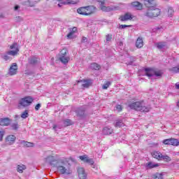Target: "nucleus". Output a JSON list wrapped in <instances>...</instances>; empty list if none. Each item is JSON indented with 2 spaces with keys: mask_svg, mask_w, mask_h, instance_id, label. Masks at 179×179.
Returning a JSON list of instances; mask_svg holds the SVG:
<instances>
[{
  "mask_svg": "<svg viewBox=\"0 0 179 179\" xmlns=\"http://www.w3.org/2000/svg\"><path fill=\"white\" fill-rule=\"evenodd\" d=\"M46 161L52 167H57L58 171L62 174H69V163L62 159L57 160L54 156H49Z\"/></svg>",
  "mask_w": 179,
  "mask_h": 179,
  "instance_id": "1",
  "label": "nucleus"
},
{
  "mask_svg": "<svg viewBox=\"0 0 179 179\" xmlns=\"http://www.w3.org/2000/svg\"><path fill=\"white\" fill-rule=\"evenodd\" d=\"M128 107H129L131 110L141 111V113H149V111H150V107L145 106L143 101L130 103Z\"/></svg>",
  "mask_w": 179,
  "mask_h": 179,
  "instance_id": "2",
  "label": "nucleus"
},
{
  "mask_svg": "<svg viewBox=\"0 0 179 179\" xmlns=\"http://www.w3.org/2000/svg\"><path fill=\"white\" fill-rule=\"evenodd\" d=\"M68 54V49L67 48H63L59 54V60L62 64H64V65H66L68 62H69V57L67 56Z\"/></svg>",
  "mask_w": 179,
  "mask_h": 179,
  "instance_id": "3",
  "label": "nucleus"
},
{
  "mask_svg": "<svg viewBox=\"0 0 179 179\" xmlns=\"http://www.w3.org/2000/svg\"><path fill=\"white\" fill-rule=\"evenodd\" d=\"M34 101V99H33V97H31V96H26L24 98L21 99L19 101V104L22 107H27L30 106Z\"/></svg>",
  "mask_w": 179,
  "mask_h": 179,
  "instance_id": "4",
  "label": "nucleus"
},
{
  "mask_svg": "<svg viewBox=\"0 0 179 179\" xmlns=\"http://www.w3.org/2000/svg\"><path fill=\"white\" fill-rule=\"evenodd\" d=\"M86 107L81 106L76 110V114L80 120H84V118H86Z\"/></svg>",
  "mask_w": 179,
  "mask_h": 179,
  "instance_id": "5",
  "label": "nucleus"
},
{
  "mask_svg": "<svg viewBox=\"0 0 179 179\" xmlns=\"http://www.w3.org/2000/svg\"><path fill=\"white\" fill-rule=\"evenodd\" d=\"M10 48L13 50L8 51V54L9 55H12L13 57H15V55H17V52H19V45L17 43H13L10 46Z\"/></svg>",
  "mask_w": 179,
  "mask_h": 179,
  "instance_id": "6",
  "label": "nucleus"
},
{
  "mask_svg": "<svg viewBox=\"0 0 179 179\" xmlns=\"http://www.w3.org/2000/svg\"><path fill=\"white\" fill-rule=\"evenodd\" d=\"M164 145H171L172 146H178L179 141L176 138H167L163 141Z\"/></svg>",
  "mask_w": 179,
  "mask_h": 179,
  "instance_id": "7",
  "label": "nucleus"
},
{
  "mask_svg": "<svg viewBox=\"0 0 179 179\" xmlns=\"http://www.w3.org/2000/svg\"><path fill=\"white\" fill-rule=\"evenodd\" d=\"M144 5L148 9H155V8L157 7V4H156L155 0H145Z\"/></svg>",
  "mask_w": 179,
  "mask_h": 179,
  "instance_id": "8",
  "label": "nucleus"
},
{
  "mask_svg": "<svg viewBox=\"0 0 179 179\" xmlns=\"http://www.w3.org/2000/svg\"><path fill=\"white\" fill-rule=\"evenodd\" d=\"M8 73L10 76H13V75H16V73H17V64L13 63L9 69Z\"/></svg>",
  "mask_w": 179,
  "mask_h": 179,
  "instance_id": "9",
  "label": "nucleus"
},
{
  "mask_svg": "<svg viewBox=\"0 0 179 179\" xmlns=\"http://www.w3.org/2000/svg\"><path fill=\"white\" fill-rule=\"evenodd\" d=\"M79 159H81L82 162H84V163H87L91 166H93V164H94V161L93 160V159L88 157L86 155L80 156Z\"/></svg>",
  "mask_w": 179,
  "mask_h": 179,
  "instance_id": "10",
  "label": "nucleus"
},
{
  "mask_svg": "<svg viewBox=\"0 0 179 179\" xmlns=\"http://www.w3.org/2000/svg\"><path fill=\"white\" fill-rule=\"evenodd\" d=\"M85 8L87 13L86 16H90V15L96 13V10H97V8L94 6H85Z\"/></svg>",
  "mask_w": 179,
  "mask_h": 179,
  "instance_id": "11",
  "label": "nucleus"
},
{
  "mask_svg": "<svg viewBox=\"0 0 179 179\" xmlns=\"http://www.w3.org/2000/svg\"><path fill=\"white\" fill-rule=\"evenodd\" d=\"M132 15L129 13H126L124 15H120L119 20L121 22H128V20H132Z\"/></svg>",
  "mask_w": 179,
  "mask_h": 179,
  "instance_id": "12",
  "label": "nucleus"
},
{
  "mask_svg": "<svg viewBox=\"0 0 179 179\" xmlns=\"http://www.w3.org/2000/svg\"><path fill=\"white\" fill-rule=\"evenodd\" d=\"M0 125L1 127H9L10 125V118H0Z\"/></svg>",
  "mask_w": 179,
  "mask_h": 179,
  "instance_id": "13",
  "label": "nucleus"
},
{
  "mask_svg": "<svg viewBox=\"0 0 179 179\" xmlns=\"http://www.w3.org/2000/svg\"><path fill=\"white\" fill-rule=\"evenodd\" d=\"M160 166L159 164L155 163L152 162H149L145 164V167L146 170H150L152 169H156V167H159Z\"/></svg>",
  "mask_w": 179,
  "mask_h": 179,
  "instance_id": "14",
  "label": "nucleus"
},
{
  "mask_svg": "<svg viewBox=\"0 0 179 179\" xmlns=\"http://www.w3.org/2000/svg\"><path fill=\"white\" fill-rule=\"evenodd\" d=\"M78 173V177L80 179H86L87 178V175L86 172H85V169L83 168H78L77 170Z\"/></svg>",
  "mask_w": 179,
  "mask_h": 179,
  "instance_id": "15",
  "label": "nucleus"
},
{
  "mask_svg": "<svg viewBox=\"0 0 179 179\" xmlns=\"http://www.w3.org/2000/svg\"><path fill=\"white\" fill-rule=\"evenodd\" d=\"M144 71L145 72V76L148 78H152L155 76V69L152 68H145Z\"/></svg>",
  "mask_w": 179,
  "mask_h": 179,
  "instance_id": "16",
  "label": "nucleus"
},
{
  "mask_svg": "<svg viewBox=\"0 0 179 179\" xmlns=\"http://www.w3.org/2000/svg\"><path fill=\"white\" fill-rule=\"evenodd\" d=\"M15 141H16V136L14 135L8 136L6 138V143L7 145H13V143H15Z\"/></svg>",
  "mask_w": 179,
  "mask_h": 179,
  "instance_id": "17",
  "label": "nucleus"
},
{
  "mask_svg": "<svg viewBox=\"0 0 179 179\" xmlns=\"http://www.w3.org/2000/svg\"><path fill=\"white\" fill-rule=\"evenodd\" d=\"M80 82H83L82 87L86 89L92 85V80H78V83H80Z\"/></svg>",
  "mask_w": 179,
  "mask_h": 179,
  "instance_id": "18",
  "label": "nucleus"
},
{
  "mask_svg": "<svg viewBox=\"0 0 179 179\" xmlns=\"http://www.w3.org/2000/svg\"><path fill=\"white\" fill-rule=\"evenodd\" d=\"M28 62L30 65H37L38 63V58L36 56H31L29 58Z\"/></svg>",
  "mask_w": 179,
  "mask_h": 179,
  "instance_id": "19",
  "label": "nucleus"
},
{
  "mask_svg": "<svg viewBox=\"0 0 179 179\" xmlns=\"http://www.w3.org/2000/svg\"><path fill=\"white\" fill-rule=\"evenodd\" d=\"M162 152L159 151H152L151 152V155L154 159H157V160H161L162 159Z\"/></svg>",
  "mask_w": 179,
  "mask_h": 179,
  "instance_id": "20",
  "label": "nucleus"
},
{
  "mask_svg": "<svg viewBox=\"0 0 179 179\" xmlns=\"http://www.w3.org/2000/svg\"><path fill=\"white\" fill-rule=\"evenodd\" d=\"M77 13L79 15H83V16H86L87 13H86V6L80 7L77 9Z\"/></svg>",
  "mask_w": 179,
  "mask_h": 179,
  "instance_id": "21",
  "label": "nucleus"
},
{
  "mask_svg": "<svg viewBox=\"0 0 179 179\" xmlns=\"http://www.w3.org/2000/svg\"><path fill=\"white\" fill-rule=\"evenodd\" d=\"M151 10L152 11V15H154V17H157V16L160 15V13H162V10L157 7L151 8Z\"/></svg>",
  "mask_w": 179,
  "mask_h": 179,
  "instance_id": "22",
  "label": "nucleus"
},
{
  "mask_svg": "<svg viewBox=\"0 0 179 179\" xmlns=\"http://www.w3.org/2000/svg\"><path fill=\"white\" fill-rule=\"evenodd\" d=\"M78 31V28L76 27H73L72 29H70V32L69 33V34H67V37L68 38H73V34H75V33H76V31Z\"/></svg>",
  "mask_w": 179,
  "mask_h": 179,
  "instance_id": "23",
  "label": "nucleus"
},
{
  "mask_svg": "<svg viewBox=\"0 0 179 179\" xmlns=\"http://www.w3.org/2000/svg\"><path fill=\"white\" fill-rule=\"evenodd\" d=\"M132 6L134 8H136L138 10H142V8H143L142 3H139L138 1H134L132 3Z\"/></svg>",
  "mask_w": 179,
  "mask_h": 179,
  "instance_id": "24",
  "label": "nucleus"
},
{
  "mask_svg": "<svg viewBox=\"0 0 179 179\" xmlns=\"http://www.w3.org/2000/svg\"><path fill=\"white\" fill-rule=\"evenodd\" d=\"M101 10H103V12H111V10H115V7H114V8H112L110 6L107 7V6L103 5L101 7Z\"/></svg>",
  "mask_w": 179,
  "mask_h": 179,
  "instance_id": "25",
  "label": "nucleus"
},
{
  "mask_svg": "<svg viewBox=\"0 0 179 179\" xmlns=\"http://www.w3.org/2000/svg\"><path fill=\"white\" fill-rule=\"evenodd\" d=\"M136 46L137 48H142L143 47V39L142 38H138L136 42Z\"/></svg>",
  "mask_w": 179,
  "mask_h": 179,
  "instance_id": "26",
  "label": "nucleus"
},
{
  "mask_svg": "<svg viewBox=\"0 0 179 179\" xmlns=\"http://www.w3.org/2000/svg\"><path fill=\"white\" fill-rule=\"evenodd\" d=\"M20 143L21 145H23V146H25L26 148H33V146H34V143L27 142L25 141H21Z\"/></svg>",
  "mask_w": 179,
  "mask_h": 179,
  "instance_id": "27",
  "label": "nucleus"
},
{
  "mask_svg": "<svg viewBox=\"0 0 179 179\" xmlns=\"http://www.w3.org/2000/svg\"><path fill=\"white\" fill-rule=\"evenodd\" d=\"M112 133H113V129L107 127H104L102 131V134H103V135H111Z\"/></svg>",
  "mask_w": 179,
  "mask_h": 179,
  "instance_id": "28",
  "label": "nucleus"
},
{
  "mask_svg": "<svg viewBox=\"0 0 179 179\" xmlns=\"http://www.w3.org/2000/svg\"><path fill=\"white\" fill-rule=\"evenodd\" d=\"M114 125L115 128H121V127H124V122L122 120H116Z\"/></svg>",
  "mask_w": 179,
  "mask_h": 179,
  "instance_id": "29",
  "label": "nucleus"
},
{
  "mask_svg": "<svg viewBox=\"0 0 179 179\" xmlns=\"http://www.w3.org/2000/svg\"><path fill=\"white\" fill-rule=\"evenodd\" d=\"M136 61V57H130V61L127 62V65H131L132 66H136V64H134Z\"/></svg>",
  "mask_w": 179,
  "mask_h": 179,
  "instance_id": "30",
  "label": "nucleus"
},
{
  "mask_svg": "<svg viewBox=\"0 0 179 179\" xmlns=\"http://www.w3.org/2000/svg\"><path fill=\"white\" fill-rule=\"evenodd\" d=\"M145 15L147 16V17H155L153 15V11H152V8H148Z\"/></svg>",
  "mask_w": 179,
  "mask_h": 179,
  "instance_id": "31",
  "label": "nucleus"
},
{
  "mask_svg": "<svg viewBox=\"0 0 179 179\" xmlns=\"http://www.w3.org/2000/svg\"><path fill=\"white\" fill-rule=\"evenodd\" d=\"M154 75L155 76H157V78H162V76H163V72L162 71V70H154Z\"/></svg>",
  "mask_w": 179,
  "mask_h": 179,
  "instance_id": "32",
  "label": "nucleus"
},
{
  "mask_svg": "<svg viewBox=\"0 0 179 179\" xmlns=\"http://www.w3.org/2000/svg\"><path fill=\"white\" fill-rule=\"evenodd\" d=\"M160 160H164V162H171V157L168 155H163L162 154Z\"/></svg>",
  "mask_w": 179,
  "mask_h": 179,
  "instance_id": "33",
  "label": "nucleus"
},
{
  "mask_svg": "<svg viewBox=\"0 0 179 179\" xmlns=\"http://www.w3.org/2000/svg\"><path fill=\"white\" fill-rule=\"evenodd\" d=\"M62 3L64 5H75V1L71 0H63L62 1Z\"/></svg>",
  "mask_w": 179,
  "mask_h": 179,
  "instance_id": "34",
  "label": "nucleus"
},
{
  "mask_svg": "<svg viewBox=\"0 0 179 179\" xmlns=\"http://www.w3.org/2000/svg\"><path fill=\"white\" fill-rule=\"evenodd\" d=\"M91 69H95L96 71L100 69L101 66L97 63H92L91 64Z\"/></svg>",
  "mask_w": 179,
  "mask_h": 179,
  "instance_id": "35",
  "label": "nucleus"
},
{
  "mask_svg": "<svg viewBox=\"0 0 179 179\" xmlns=\"http://www.w3.org/2000/svg\"><path fill=\"white\" fill-rule=\"evenodd\" d=\"M169 72H171V73H178L179 69L178 67H172L171 69H169Z\"/></svg>",
  "mask_w": 179,
  "mask_h": 179,
  "instance_id": "36",
  "label": "nucleus"
},
{
  "mask_svg": "<svg viewBox=\"0 0 179 179\" xmlns=\"http://www.w3.org/2000/svg\"><path fill=\"white\" fill-rule=\"evenodd\" d=\"M11 128L13 131H17V129H19V123H17V122L13 123L11 124Z\"/></svg>",
  "mask_w": 179,
  "mask_h": 179,
  "instance_id": "37",
  "label": "nucleus"
},
{
  "mask_svg": "<svg viewBox=\"0 0 179 179\" xmlns=\"http://www.w3.org/2000/svg\"><path fill=\"white\" fill-rule=\"evenodd\" d=\"M9 55H8V52H7L6 54L1 56V58H3V59H4V61H9V60L12 59V57H10Z\"/></svg>",
  "mask_w": 179,
  "mask_h": 179,
  "instance_id": "38",
  "label": "nucleus"
},
{
  "mask_svg": "<svg viewBox=\"0 0 179 179\" xmlns=\"http://www.w3.org/2000/svg\"><path fill=\"white\" fill-rule=\"evenodd\" d=\"M154 179H163V173H155L152 176Z\"/></svg>",
  "mask_w": 179,
  "mask_h": 179,
  "instance_id": "39",
  "label": "nucleus"
},
{
  "mask_svg": "<svg viewBox=\"0 0 179 179\" xmlns=\"http://www.w3.org/2000/svg\"><path fill=\"white\" fill-rule=\"evenodd\" d=\"M64 124L66 127H69V125H72V120H71V119H66V120L64 121Z\"/></svg>",
  "mask_w": 179,
  "mask_h": 179,
  "instance_id": "40",
  "label": "nucleus"
},
{
  "mask_svg": "<svg viewBox=\"0 0 179 179\" xmlns=\"http://www.w3.org/2000/svg\"><path fill=\"white\" fill-rule=\"evenodd\" d=\"M27 117H29L28 110H25L24 113L21 114V118H23L24 120H25V118H27Z\"/></svg>",
  "mask_w": 179,
  "mask_h": 179,
  "instance_id": "41",
  "label": "nucleus"
},
{
  "mask_svg": "<svg viewBox=\"0 0 179 179\" xmlns=\"http://www.w3.org/2000/svg\"><path fill=\"white\" fill-rule=\"evenodd\" d=\"M173 13H174V10H173V8L170 7L168 9V16L171 17V16H173Z\"/></svg>",
  "mask_w": 179,
  "mask_h": 179,
  "instance_id": "42",
  "label": "nucleus"
},
{
  "mask_svg": "<svg viewBox=\"0 0 179 179\" xmlns=\"http://www.w3.org/2000/svg\"><path fill=\"white\" fill-rule=\"evenodd\" d=\"M106 43H109L110 41H111V40H113V35H110L109 34H108L106 36Z\"/></svg>",
  "mask_w": 179,
  "mask_h": 179,
  "instance_id": "43",
  "label": "nucleus"
},
{
  "mask_svg": "<svg viewBox=\"0 0 179 179\" xmlns=\"http://www.w3.org/2000/svg\"><path fill=\"white\" fill-rule=\"evenodd\" d=\"M110 85H111V83L110 81H107L102 87V89L106 90L108 89L110 87Z\"/></svg>",
  "mask_w": 179,
  "mask_h": 179,
  "instance_id": "44",
  "label": "nucleus"
},
{
  "mask_svg": "<svg viewBox=\"0 0 179 179\" xmlns=\"http://www.w3.org/2000/svg\"><path fill=\"white\" fill-rule=\"evenodd\" d=\"M127 27H132V25L120 24L119 26V29L121 30H124V29H127Z\"/></svg>",
  "mask_w": 179,
  "mask_h": 179,
  "instance_id": "45",
  "label": "nucleus"
},
{
  "mask_svg": "<svg viewBox=\"0 0 179 179\" xmlns=\"http://www.w3.org/2000/svg\"><path fill=\"white\" fill-rule=\"evenodd\" d=\"M26 169V167H24V166H17V171L18 173H23V171Z\"/></svg>",
  "mask_w": 179,
  "mask_h": 179,
  "instance_id": "46",
  "label": "nucleus"
},
{
  "mask_svg": "<svg viewBox=\"0 0 179 179\" xmlns=\"http://www.w3.org/2000/svg\"><path fill=\"white\" fill-rule=\"evenodd\" d=\"M157 47L159 50H162V48H164V45H163V43H159L157 44Z\"/></svg>",
  "mask_w": 179,
  "mask_h": 179,
  "instance_id": "47",
  "label": "nucleus"
},
{
  "mask_svg": "<svg viewBox=\"0 0 179 179\" xmlns=\"http://www.w3.org/2000/svg\"><path fill=\"white\" fill-rule=\"evenodd\" d=\"M96 1H97V2H99L100 8H101L103 5L106 4V2L104 0H96Z\"/></svg>",
  "mask_w": 179,
  "mask_h": 179,
  "instance_id": "48",
  "label": "nucleus"
},
{
  "mask_svg": "<svg viewBox=\"0 0 179 179\" xmlns=\"http://www.w3.org/2000/svg\"><path fill=\"white\" fill-rule=\"evenodd\" d=\"M40 108H41V103L36 104L35 106L36 111H38V110H40Z\"/></svg>",
  "mask_w": 179,
  "mask_h": 179,
  "instance_id": "49",
  "label": "nucleus"
},
{
  "mask_svg": "<svg viewBox=\"0 0 179 179\" xmlns=\"http://www.w3.org/2000/svg\"><path fill=\"white\" fill-rule=\"evenodd\" d=\"M116 110H117V111L120 113V111H122V106L121 105L116 106Z\"/></svg>",
  "mask_w": 179,
  "mask_h": 179,
  "instance_id": "50",
  "label": "nucleus"
},
{
  "mask_svg": "<svg viewBox=\"0 0 179 179\" xmlns=\"http://www.w3.org/2000/svg\"><path fill=\"white\" fill-rule=\"evenodd\" d=\"M3 135H5V131H0V141H2L3 139Z\"/></svg>",
  "mask_w": 179,
  "mask_h": 179,
  "instance_id": "51",
  "label": "nucleus"
},
{
  "mask_svg": "<svg viewBox=\"0 0 179 179\" xmlns=\"http://www.w3.org/2000/svg\"><path fill=\"white\" fill-rule=\"evenodd\" d=\"M154 31H159V30H163V27H155L154 28Z\"/></svg>",
  "mask_w": 179,
  "mask_h": 179,
  "instance_id": "52",
  "label": "nucleus"
},
{
  "mask_svg": "<svg viewBox=\"0 0 179 179\" xmlns=\"http://www.w3.org/2000/svg\"><path fill=\"white\" fill-rule=\"evenodd\" d=\"M22 20H23V19L20 16H18V17H15V21L16 22H22Z\"/></svg>",
  "mask_w": 179,
  "mask_h": 179,
  "instance_id": "53",
  "label": "nucleus"
},
{
  "mask_svg": "<svg viewBox=\"0 0 179 179\" xmlns=\"http://www.w3.org/2000/svg\"><path fill=\"white\" fill-rule=\"evenodd\" d=\"M20 9V6L19 5H15L14 7V10H18Z\"/></svg>",
  "mask_w": 179,
  "mask_h": 179,
  "instance_id": "54",
  "label": "nucleus"
},
{
  "mask_svg": "<svg viewBox=\"0 0 179 179\" xmlns=\"http://www.w3.org/2000/svg\"><path fill=\"white\" fill-rule=\"evenodd\" d=\"M117 45L119 47H122V45H124V43L122 41H120L117 43Z\"/></svg>",
  "mask_w": 179,
  "mask_h": 179,
  "instance_id": "55",
  "label": "nucleus"
},
{
  "mask_svg": "<svg viewBox=\"0 0 179 179\" xmlns=\"http://www.w3.org/2000/svg\"><path fill=\"white\" fill-rule=\"evenodd\" d=\"M58 2H60L59 3L57 4L59 8H61V6H62V5H65V4L62 3V1H58Z\"/></svg>",
  "mask_w": 179,
  "mask_h": 179,
  "instance_id": "56",
  "label": "nucleus"
},
{
  "mask_svg": "<svg viewBox=\"0 0 179 179\" xmlns=\"http://www.w3.org/2000/svg\"><path fill=\"white\" fill-rule=\"evenodd\" d=\"M87 41V38L86 37H83L82 43H86Z\"/></svg>",
  "mask_w": 179,
  "mask_h": 179,
  "instance_id": "57",
  "label": "nucleus"
},
{
  "mask_svg": "<svg viewBox=\"0 0 179 179\" xmlns=\"http://www.w3.org/2000/svg\"><path fill=\"white\" fill-rule=\"evenodd\" d=\"M57 125L56 124H55L54 126H53V129H55V131H57Z\"/></svg>",
  "mask_w": 179,
  "mask_h": 179,
  "instance_id": "58",
  "label": "nucleus"
},
{
  "mask_svg": "<svg viewBox=\"0 0 179 179\" xmlns=\"http://www.w3.org/2000/svg\"><path fill=\"white\" fill-rule=\"evenodd\" d=\"M176 88L178 90L179 89V84H177V83L176 84Z\"/></svg>",
  "mask_w": 179,
  "mask_h": 179,
  "instance_id": "59",
  "label": "nucleus"
},
{
  "mask_svg": "<svg viewBox=\"0 0 179 179\" xmlns=\"http://www.w3.org/2000/svg\"><path fill=\"white\" fill-rule=\"evenodd\" d=\"M177 106L178 107H179V101L177 103Z\"/></svg>",
  "mask_w": 179,
  "mask_h": 179,
  "instance_id": "60",
  "label": "nucleus"
},
{
  "mask_svg": "<svg viewBox=\"0 0 179 179\" xmlns=\"http://www.w3.org/2000/svg\"><path fill=\"white\" fill-rule=\"evenodd\" d=\"M57 1H61L62 2L63 0H57Z\"/></svg>",
  "mask_w": 179,
  "mask_h": 179,
  "instance_id": "61",
  "label": "nucleus"
}]
</instances>
